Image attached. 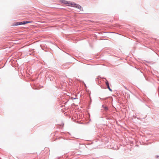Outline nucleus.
Listing matches in <instances>:
<instances>
[{"instance_id": "nucleus-1", "label": "nucleus", "mask_w": 159, "mask_h": 159, "mask_svg": "<svg viewBox=\"0 0 159 159\" xmlns=\"http://www.w3.org/2000/svg\"><path fill=\"white\" fill-rule=\"evenodd\" d=\"M63 3L65 4L67 6H72L74 7H75L79 9H80L81 7L78 5H77L74 3L68 2L66 1H64L63 2Z\"/></svg>"}, {"instance_id": "nucleus-2", "label": "nucleus", "mask_w": 159, "mask_h": 159, "mask_svg": "<svg viewBox=\"0 0 159 159\" xmlns=\"http://www.w3.org/2000/svg\"><path fill=\"white\" fill-rule=\"evenodd\" d=\"M32 22L30 21H23V22H17L16 23V25H25L26 24L30 23Z\"/></svg>"}, {"instance_id": "nucleus-3", "label": "nucleus", "mask_w": 159, "mask_h": 159, "mask_svg": "<svg viewBox=\"0 0 159 159\" xmlns=\"http://www.w3.org/2000/svg\"><path fill=\"white\" fill-rule=\"evenodd\" d=\"M106 84L107 86V88L109 89V85L108 82V81H106Z\"/></svg>"}, {"instance_id": "nucleus-4", "label": "nucleus", "mask_w": 159, "mask_h": 159, "mask_svg": "<svg viewBox=\"0 0 159 159\" xmlns=\"http://www.w3.org/2000/svg\"><path fill=\"white\" fill-rule=\"evenodd\" d=\"M105 109H107V108L106 107H105Z\"/></svg>"}, {"instance_id": "nucleus-5", "label": "nucleus", "mask_w": 159, "mask_h": 159, "mask_svg": "<svg viewBox=\"0 0 159 159\" xmlns=\"http://www.w3.org/2000/svg\"><path fill=\"white\" fill-rule=\"evenodd\" d=\"M110 91H112V90L111 89H110Z\"/></svg>"}]
</instances>
